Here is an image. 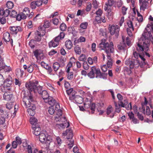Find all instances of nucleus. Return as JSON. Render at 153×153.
Segmentation results:
<instances>
[{"label":"nucleus","instance_id":"obj_10","mask_svg":"<svg viewBox=\"0 0 153 153\" xmlns=\"http://www.w3.org/2000/svg\"><path fill=\"white\" fill-rule=\"evenodd\" d=\"M55 108L56 111H57L56 113V115L55 117V118L56 119H59V118H60V117L62 114V110L60 109V107L59 103L56 104Z\"/></svg>","mask_w":153,"mask_h":153},{"label":"nucleus","instance_id":"obj_32","mask_svg":"<svg viewBox=\"0 0 153 153\" xmlns=\"http://www.w3.org/2000/svg\"><path fill=\"white\" fill-rule=\"evenodd\" d=\"M128 104V102L127 100H124L123 102L122 101H120L119 102V105H121L122 107H124L125 105H126Z\"/></svg>","mask_w":153,"mask_h":153},{"label":"nucleus","instance_id":"obj_54","mask_svg":"<svg viewBox=\"0 0 153 153\" xmlns=\"http://www.w3.org/2000/svg\"><path fill=\"white\" fill-rule=\"evenodd\" d=\"M128 114L129 117V118L131 120L132 119L134 118V114L132 111L129 112L128 113Z\"/></svg>","mask_w":153,"mask_h":153},{"label":"nucleus","instance_id":"obj_61","mask_svg":"<svg viewBox=\"0 0 153 153\" xmlns=\"http://www.w3.org/2000/svg\"><path fill=\"white\" fill-rule=\"evenodd\" d=\"M20 16H18L20 17H21L22 19H25L26 18L27 16L26 14H25L23 12L20 13Z\"/></svg>","mask_w":153,"mask_h":153},{"label":"nucleus","instance_id":"obj_63","mask_svg":"<svg viewBox=\"0 0 153 153\" xmlns=\"http://www.w3.org/2000/svg\"><path fill=\"white\" fill-rule=\"evenodd\" d=\"M68 73V74L67 76L68 78L69 79L71 80L73 77V73L72 72H69Z\"/></svg>","mask_w":153,"mask_h":153},{"label":"nucleus","instance_id":"obj_40","mask_svg":"<svg viewBox=\"0 0 153 153\" xmlns=\"http://www.w3.org/2000/svg\"><path fill=\"white\" fill-rule=\"evenodd\" d=\"M50 26V22L48 21H47L44 22L43 26L42 27L45 28V29L46 28H48Z\"/></svg>","mask_w":153,"mask_h":153},{"label":"nucleus","instance_id":"obj_9","mask_svg":"<svg viewBox=\"0 0 153 153\" xmlns=\"http://www.w3.org/2000/svg\"><path fill=\"white\" fill-rule=\"evenodd\" d=\"M10 30L13 33L16 34L19 32L22 31V29L19 26H10L9 27Z\"/></svg>","mask_w":153,"mask_h":153},{"label":"nucleus","instance_id":"obj_25","mask_svg":"<svg viewBox=\"0 0 153 153\" xmlns=\"http://www.w3.org/2000/svg\"><path fill=\"white\" fill-rule=\"evenodd\" d=\"M59 44V42H55V40H52L49 43V47H55L57 46Z\"/></svg>","mask_w":153,"mask_h":153},{"label":"nucleus","instance_id":"obj_62","mask_svg":"<svg viewBox=\"0 0 153 153\" xmlns=\"http://www.w3.org/2000/svg\"><path fill=\"white\" fill-rule=\"evenodd\" d=\"M126 30L128 35L130 37L132 36V31H133L132 30L129 28H127Z\"/></svg>","mask_w":153,"mask_h":153},{"label":"nucleus","instance_id":"obj_34","mask_svg":"<svg viewBox=\"0 0 153 153\" xmlns=\"http://www.w3.org/2000/svg\"><path fill=\"white\" fill-rule=\"evenodd\" d=\"M132 68H131L130 67V68L128 67H125L124 68V71L125 73H126L128 75H130L132 73V71L131 70V69Z\"/></svg>","mask_w":153,"mask_h":153},{"label":"nucleus","instance_id":"obj_50","mask_svg":"<svg viewBox=\"0 0 153 153\" xmlns=\"http://www.w3.org/2000/svg\"><path fill=\"white\" fill-rule=\"evenodd\" d=\"M23 12L27 15L28 16L30 13L29 8L27 7H25L24 8Z\"/></svg>","mask_w":153,"mask_h":153},{"label":"nucleus","instance_id":"obj_57","mask_svg":"<svg viewBox=\"0 0 153 153\" xmlns=\"http://www.w3.org/2000/svg\"><path fill=\"white\" fill-rule=\"evenodd\" d=\"M23 74V71L19 69H17V71L16 73V75L18 76H22Z\"/></svg>","mask_w":153,"mask_h":153},{"label":"nucleus","instance_id":"obj_7","mask_svg":"<svg viewBox=\"0 0 153 153\" xmlns=\"http://www.w3.org/2000/svg\"><path fill=\"white\" fill-rule=\"evenodd\" d=\"M12 84L11 81L8 80L4 81L3 85V86L1 88V90L3 92L6 91H9L10 89V86Z\"/></svg>","mask_w":153,"mask_h":153},{"label":"nucleus","instance_id":"obj_53","mask_svg":"<svg viewBox=\"0 0 153 153\" xmlns=\"http://www.w3.org/2000/svg\"><path fill=\"white\" fill-rule=\"evenodd\" d=\"M85 55L83 54H81L79 57V60L80 61H84L86 60Z\"/></svg>","mask_w":153,"mask_h":153},{"label":"nucleus","instance_id":"obj_15","mask_svg":"<svg viewBox=\"0 0 153 153\" xmlns=\"http://www.w3.org/2000/svg\"><path fill=\"white\" fill-rule=\"evenodd\" d=\"M45 102L48 103L51 106L54 105L55 107L56 104L58 103H56L55 100L51 97H50L47 99H46L45 100Z\"/></svg>","mask_w":153,"mask_h":153},{"label":"nucleus","instance_id":"obj_1","mask_svg":"<svg viewBox=\"0 0 153 153\" xmlns=\"http://www.w3.org/2000/svg\"><path fill=\"white\" fill-rule=\"evenodd\" d=\"M153 28L152 23L148 24L145 28L140 39L137 43V49L139 50L146 51L148 49L150 43V37L152 36L151 31Z\"/></svg>","mask_w":153,"mask_h":153},{"label":"nucleus","instance_id":"obj_28","mask_svg":"<svg viewBox=\"0 0 153 153\" xmlns=\"http://www.w3.org/2000/svg\"><path fill=\"white\" fill-rule=\"evenodd\" d=\"M60 65L57 62H54L53 65V68L55 71L56 72L59 69Z\"/></svg>","mask_w":153,"mask_h":153},{"label":"nucleus","instance_id":"obj_14","mask_svg":"<svg viewBox=\"0 0 153 153\" xmlns=\"http://www.w3.org/2000/svg\"><path fill=\"white\" fill-rule=\"evenodd\" d=\"M95 74H96L95 76L96 78H105V74L101 73L100 70L99 68H96V70L95 71Z\"/></svg>","mask_w":153,"mask_h":153},{"label":"nucleus","instance_id":"obj_24","mask_svg":"<svg viewBox=\"0 0 153 153\" xmlns=\"http://www.w3.org/2000/svg\"><path fill=\"white\" fill-rule=\"evenodd\" d=\"M75 100L76 103L80 104L83 102V98L79 96L76 95L75 97Z\"/></svg>","mask_w":153,"mask_h":153},{"label":"nucleus","instance_id":"obj_26","mask_svg":"<svg viewBox=\"0 0 153 153\" xmlns=\"http://www.w3.org/2000/svg\"><path fill=\"white\" fill-rule=\"evenodd\" d=\"M0 111L1 113H3V114L1 115H3V117H7L9 115V113L5 111L4 110V108H3L2 107L0 108Z\"/></svg>","mask_w":153,"mask_h":153},{"label":"nucleus","instance_id":"obj_41","mask_svg":"<svg viewBox=\"0 0 153 153\" xmlns=\"http://www.w3.org/2000/svg\"><path fill=\"white\" fill-rule=\"evenodd\" d=\"M67 125V128L68 127L70 126L69 123L68 122L67 124L66 123H61L58 124L59 126L62 128H64L66 126V125Z\"/></svg>","mask_w":153,"mask_h":153},{"label":"nucleus","instance_id":"obj_17","mask_svg":"<svg viewBox=\"0 0 153 153\" xmlns=\"http://www.w3.org/2000/svg\"><path fill=\"white\" fill-rule=\"evenodd\" d=\"M96 67L95 66H93L91 67V71L88 73L87 75L91 79L94 78L95 76V71Z\"/></svg>","mask_w":153,"mask_h":153},{"label":"nucleus","instance_id":"obj_58","mask_svg":"<svg viewBox=\"0 0 153 153\" xmlns=\"http://www.w3.org/2000/svg\"><path fill=\"white\" fill-rule=\"evenodd\" d=\"M36 2L34 1L32 2L30 4V7L32 9H34L36 8Z\"/></svg>","mask_w":153,"mask_h":153},{"label":"nucleus","instance_id":"obj_5","mask_svg":"<svg viewBox=\"0 0 153 153\" xmlns=\"http://www.w3.org/2000/svg\"><path fill=\"white\" fill-rule=\"evenodd\" d=\"M140 55V54H138L137 51H134L133 56L136 59H133L131 61L129 59L127 60L125 62V64L127 65H129L131 68H137L140 64L139 60L138 59Z\"/></svg>","mask_w":153,"mask_h":153},{"label":"nucleus","instance_id":"obj_29","mask_svg":"<svg viewBox=\"0 0 153 153\" xmlns=\"http://www.w3.org/2000/svg\"><path fill=\"white\" fill-rule=\"evenodd\" d=\"M55 107L54 105L49 107L48 109V111L50 114L52 115L55 112Z\"/></svg>","mask_w":153,"mask_h":153},{"label":"nucleus","instance_id":"obj_36","mask_svg":"<svg viewBox=\"0 0 153 153\" xmlns=\"http://www.w3.org/2000/svg\"><path fill=\"white\" fill-rule=\"evenodd\" d=\"M114 102L115 106V111L119 113L120 111V106H121V105H119V103H118V105L116 102L114 101Z\"/></svg>","mask_w":153,"mask_h":153},{"label":"nucleus","instance_id":"obj_33","mask_svg":"<svg viewBox=\"0 0 153 153\" xmlns=\"http://www.w3.org/2000/svg\"><path fill=\"white\" fill-rule=\"evenodd\" d=\"M74 51L76 53V54H80L81 52V49L79 47V46H76L74 48Z\"/></svg>","mask_w":153,"mask_h":153},{"label":"nucleus","instance_id":"obj_49","mask_svg":"<svg viewBox=\"0 0 153 153\" xmlns=\"http://www.w3.org/2000/svg\"><path fill=\"white\" fill-rule=\"evenodd\" d=\"M113 111V108L111 106H109L107 109L106 113L107 115H109Z\"/></svg>","mask_w":153,"mask_h":153},{"label":"nucleus","instance_id":"obj_19","mask_svg":"<svg viewBox=\"0 0 153 153\" xmlns=\"http://www.w3.org/2000/svg\"><path fill=\"white\" fill-rule=\"evenodd\" d=\"M27 151L28 153H42L41 150L38 151V150L36 149H32L30 145H28Z\"/></svg>","mask_w":153,"mask_h":153},{"label":"nucleus","instance_id":"obj_37","mask_svg":"<svg viewBox=\"0 0 153 153\" xmlns=\"http://www.w3.org/2000/svg\"><path fill=\"white\" fill-rule=\"evenodd\" d=\"M38 30H37L36 32H39V33L42 34V32H44V35H45V28L40 26L39 27Z\"/></svg>","mask_w":153,"mask_h":153},{"label":"nucleus","instance_id":"obj_21","mask_svg":"<svg viewBox=\"0 0 153 153\" xmlns=\"http://www.w3.org/2000/svg\"><path fill=\"white\" fill-rule=\"evenodd\" d=\"M65 36V33L64 32H61L59 35L56 37L54 40L55 42H59L60 39H63Z\"/></svg>","mask_w":153,"mask_h":153},{"label":"nucleus","instance_id":"obj_47","mask_svg":"<svg viewBox=\"0 0 153 153\" xmlns=\"http://www.w3.org/2000/svg\"><path fill=\"white\" fill-rule=\"evenodd\" d=\"M34 66L33 65H30L27 67V71L30 73H32L33 70Z\"/></svg>","mask_w":153,"mask_h":153},{"label":"nucleus","instance_id":"obj_64","mask_svg":"<svg viewBox=\"0 0 153 153\" xmlns=\"http://www.w3.org/2000/svg\"><path fill=\"white\" fill-rule=\"evenodd\" d=\"M95 20L98 23H100L101 22V18L99 16H96L95 17Z\"/></svg>","mask_w":153,"mask_h":153},{"label":"nucleus","instance_id":"obj_8","mask_svg":"<svg viewBox=\"0 0 153 153\" xmlns=\"http://www.w3.org/2000/svg\"><path fill=\"white\" fill-rule=\"evenodd\" d=\"M33 133L36 136H39L41 134V128L38 125H32Z\"/></svg>","mask_w":153,"mask_h":153},{"label":"nucleus","instance_id":"obj_20","mask_svg":"<svg viewBox=\"0 0 153 153\" xmlns=\"http://www.w3.org/2000/svg\"><path fill=\"white\" fill-rule=\"evenodd\" d=\"M35 41H36L39 42L41 40L42 36H44V32H42V34L39 33V32H35Z\"/></svg>","mask_w":153,"mask_h":153},{"label":"nucleus","instance_id":"obj_42","mask_svg":"<svg viewBox=\"0 0 153 153\" xmlns=\"http://www.w3.org/2000/svg\"><path fill=\"white\" fill-rule=\"evenodd\" d=\"M88 23L87 22L82 23L80 25V27L83 29H86L87 28Z\"/></svg>","mask_w":153,"mask_h":153},{"label":"nucleus","instance_id":"obj_52","mask_svg":"<svg viewBox=\"0 0 153 153\" xmlns=\"http://www.w3.org/2000/svg\"><path fill=\"white\" fill-rule=\"evenodd\" d=\"M17 14V13L15 11L13 10L11 13H10V16L12 17L15 18Z\"/></svg>","mask_w":153,"mask_h":153},{"label":"nucleus","instance_id":"obj_23","mask_svg":"<svg viewBox=\"0 0 153 153\" xmlns=\"http://www.w3.org/2000/svg\"><path fill=\"white\" fill-rule=\"evenodd\" d=\"M3 39L6 42H9L10 41V34L9 33L6 32L4 33L3 35Z\"/></svg>","mask_w":153,"mask_h":153},{"label":"nucleus","instance_id":"obj_44","mask_svg":"<svg viewBox=\"0 0 153 153\" xmlns=\"http://www.w3.org/2000/svg\"><path fill=\"white\" fill-rule=\"evenodd\" d=\"M90 109L91 110V113H94V109L95 108V104L94 103H92L91 105H90Z\"/></svg>","mask_w":153,"mask_h":153},{"label":"nucleus","instance_id":"obj_12","mask_svg":"<svg viewBox=\"0 0 153 153\" xmlns=\"http://www.w3.org/2000/svg\"><path fill=\"white\" fill-rule=\"evenodd\" d=\"M34 56L37 59L40 58L43 56L42 51L40 49H36L33 51Z\"/></svg>","mask_w":153,"mask_h":153},{"label":"nucleus","instance_id":"obj_2","mask_svg":"<svg viewBox=\"0 0 153 153\" xmlns=\"http://www.w3.org/2000/svg\"><path fill=\"white\" fill-rule=\"evenodd\" d=\"M26 88L29 91V93L31 92H33L34 93H38L41 95L45 102L50 97L49 96L47 92L45 90H42V87L38 84V82L37 81H33L32 82H29L25 84Z\"/></svg>","mask_w":153,"mask_h":153},{"label":"nucleus","instance_id":"obj_38","mask_svg":"<svg viewBox=\"0 0 153 153\" xmlns=\"http://www.w3.org/2000/svg\"><path fill=\"white\" fill-rule=\"evenodd\" d=\"M7 7L9 9H12L13 7V3L11 1H8L6 4Z\"/></svg>","mask_w":153,"mask_h":153},{"label":"nucleus","instance_id":"obj_48","mask_svg":"<svg viewBox=\"0 0 153 153\" xmlns=\"http://www.w3.org/2000/svg\"><path fill=\"white\" fill-rule=\"evenodd\" d=\"M83 68L85 70H88L89 68V65L86 62H83Z\"/></svg>","mask_w":153,"mask_h":153},{"label":"nucleus","instance_id":"obj_39","mask_svg":"<svg viewBox=\"0 0 153 153\" xmlns=\"http://www.w3.org/2000/svg\"><path fill=\"white\" fill-rule=\"evenodd\" d=\"M127 24L129 27L128 28L131 29L132 31H134V27L133 26V24L131 21H128L127 22Z\"/></svg>","mask_w":153,"mask_h":153},{"label":"nucleus","instance_id":"obj_18","mask_svg":"<svg viewBox=\"0 0 153 153\" xmlns=\"http://www.w3.org/2000/svg\"><path fill=\"white\" fill-rule=\"evenodd\" d=\"M39 135V141L42 143H45L47 140L45 134L43 133H41Z\"/></svg>","mask_w":153,"mask_h":153},{"label":"nucleus","instance_id":"obj_43","mask_svg":"<svg viewBox=\"0 0 153 153\" xmlns=\"http://www.w3.org/2000/svg\"><path fill=\"white\" fill-rule=\"evenodd\" d=\"M114 4V1L113 0H108V2L105 3V5L111 7Z\"/></svg>","mask_w":153,"mask_h":153},{"label":"nucleus","instance_id":"obj_31","mask_svg":"<svg viewBox=\"0 0 153 153\" xmlns=\"http://www.w3.org/2000/svg\"><path fill=\"white\" fill-rule=\"evenodd\" d=\"M149 46H148V49H147V50H146V51H145L144 50H143V51L142 50H137V46L136 47V49H137V51H138L139 52H142L143 53V54H144H144H145L147 56L149 57H150V55L149 53H148L147 52H148V51L149 50Z\"/></svg>","mask_w":153,"mask_h":153},{"label":"nucleus","instance_id":"obj_11","mask_svg":"<svg viewBox=\"0 0 153 153\" xmlns=\"http://www.w3.org/2000/svg\"><path fill=\"white\" fill-rule=\"evenodd\" d=\"M62 135L64 136L67 135V138L68 139H71L73 136L72 130L71 128L67 130L62 133Z\"/></svg>","mask_w":153,"mask_h":153},{"label":"nucleus","instance_id":"obj_6","mask_svg":"<svg viewBox=\"0 0 153 153\" xmlns=\"http://www.w3.org/2000/svg\"><path fill=\"white\" fill-rule=\"evenodd\" d=\"M109 30L111 35H115L116 36L118 35L120 28L118 25H112L111 26L109 25Z\"/></svg>","mask_w":153,"mask_h":153},{"label":"nucleus","instance_id":"obj_56","mask_svg":"<svg viewBox=\"0 0 153 153\" xmlns=\"http://www.w3.org/2000/svg\"><path fill=\"white\" fill-rule=\"evenodd\" d=\"M36 2V6L39 7L42 4V1L41 0H37L36 1H34Z\"/></svg>","mask_w":153,"mask_h":153},{"label":"nucleus","instance_id":"obj_55","mask_svg":"<svg viewBox=\"0 0 153 153\" xmlns=\"http://www.w3.org/2000/svg\"><path fill=\"white\" fill-rule=\"evenodd\" d=\"M10 11L8 9L4 10V16L7 17L9 15H10Z\"/></svg>","mask_w":153,"mask_h":153},{"label":"nucleus","instance_id":"obj_16","mask_svg":"<svg viewBox=\"0 0 153 153\" xmlns=\"http://www.w3.org/2000/svg\"><path fill=\"white\" fill-rule=\"evenodd\" d=\"M8 91H6L3 95L4 99L7 101L10 100L13 97V95L10 93L7 92Z\"/></svg>","mask_w":153,"mask_h":153},{"label":"nucleus","instance_id":"obj_45","mask_svg":"<svg viewBox=\"0 0 153 153\" xmlns=\"http://www.w3.org/2000/svg\"><path fill=\"white\" fill-rule=\"evenodd\" d=\"M60 28L61 30L62 31H65L66 28V25L64 23L60 25Z\"/></svg>","mask_w":153,"mask_h":153},{"label":"nucleus","instance_id":"obj_3","mask_svg":"<svg viewBox=\"0 0 153 153\" xmlns=\"http://www.w3.org/2000/svg\"><path fill=\"white\" fill-rule=\"evenodd\" d=\"M105 39L101 40V43L99 44V47L102 50H104L107 54L108 58L110 60L108 61L107 65L109 68H111L112 66L111 60V53L114 52V45L112 42H111L109 44L108 42H105Z\"/></svg>","mask_w":153,"mask_h":153},{"label":"nucleus","instance_id":"obj_4","mask_svg":"<svg viewBox=\"0 0 153 153\" xmlns=\"http://www.w3.org/2000/svg\"><path fill=\"white\" fill-rule=\"evenodd\" d=\"M23 102L26 106L28 114L31 116H33L35 113V106L34 105L35 99L32 94L30 93L28 95H26L23 98Z\"/></svg>","mask_w":153,"mask_h":153},{"label":"nucleus","instance_id":"obj_35","mask_svg":"<svg viewBox=\"0 0 153 153\" xmlns=\"http://www.w3.org/2000/svg\"><path fill=\"white\" fill-rule=\"evenodd\" d=\"M35 40H31L30 41L29 45L31 48H33L35 47Z\"/></svg>","mask_w":153,"mask_h":153},{"label":"nucleus","instance_id":"obj_60","mask_svg":"<svg viewBox=\"0 0 153 153\" xmlns=\"http://www.w3.org/2000/svg\"><path fill=\"white\" fill-rule=\"evenodd\" d=\"M4 78L2 74H0V87L3 84L4 82Z\"/></svg>","mask_w":153,"mask_h":153},{"label":"nucleus","instance_id":"obj_22","mask_svg":"<svg viewBox=\"0 0 153 153\" xmlns=\"http://www.w3.org/2000/svg\"><path fill=\"white\" fill-rule=\"evenodd\" d=\"M126 46V44L123 41L122 42L120 43L118 45L117 48L118 49L120 50L125 51L126 49L125 48Z\"/></svg>","mask_w":153,"mask_h":153},{"label":"nucleus","instance_id":"obj_30","mask_svg":"<svg viewBox=\"0 0 153 153\" xmlns=\"http://www.w3.org/2000/svg\"><path fill=\"white\" fill-rule=\"evenodd\" d=\"M37 119L33 117H30V122L32 125H38L37 123Z\"/></svg>","mask_w":153,"mask_h":153},{"label":"nucleus","instance_id":"obj_51","mask_svg":"<svg viewBox=\"0 0 153 153\" xmlns=\"http://www.w3.org/2000/svg\"><path fill=\"white\" fill-rule=\"evenodd\" d=\"M7 67L5 64L3 62H0V71L3 69Z\"/></svg>","mask_w":153,"mask_h":153},{"label":"nucleus","instance_id":"obj_46","mask_svg":"<svg viewBox=\"0 0 153 153\" xmlns=\"http://www.w3.org/2000/svg\"><path fill=\"white\" fill-rule=\"evenodd\" d=\"M139 58L142 60L143 65H145L146 64V62L145 61L146 59L144 58V55L143 54V55H140Z\"/></svg>","mask_w":153,"mask_h":153},{"label":"nucleus","instance_id":"obj_13","mask_svg":"<svg viewBox=\"0 0 153 153\" xmlns=\"http://www.w3.org/2000/svg\"><path fill=\"white\" fill-rule=\"evenodd\" d=\"M148 1L146 0H144L143 1L141 2L139 1L140 10H142L143 11L145 10L149 4Z\"/></svg>","mask_w":153,"mask_h":153},{"label":"nucleus","instance_id":"obj_59","mask_svg":"<svg viewBox=\"0 0 153 153\" xmlns=\"http://www.w3.org/2000/svg\"><path fill=\"white\" fill-rule=\"evenodd\" d=\"M57 143L59 146H60L62 143V141L59 137H57L56 138Z\"/></svg>","mask_w":153,"mask_h":153},{"label":"nucleus","instance_id":"obj_27","mask_svg":"<svg viewBox=\"0 0 153 153\" xmlns=\"http://www.w3.org/2000/svg\"><path fill=\"white\" fill-rule=\"evenodd\" d=\"M65 46L68 49H71L73 46V44L71 41L70 40L66 41L65 43Z\"/></svg>","mask_w":153,"mask_h":153}]
</instances>
